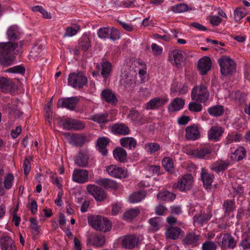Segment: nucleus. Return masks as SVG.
<instances>
[{
  "instance_id": "nucleus-1",
  "label": "nucleus",
  "mask_w": 250,
  "mask_h": 250,
  "mask_svg": "<svg viewBox=\"0 0 250 250\" xmlns=\"http://www.w3.org/2000/svg\"><path fill=\"white\" fill-rule=\"evenodd\" d=\"M18 44L15 42L0 43V64L3 67L12 65L14 61L15 50Z\"/></svg>"
},
{
  "instance_id": "nucleus-2",
  "label": "nucleus",
  "mask_w": 250,
  "mask_h": 250,
  "mask_svg": "<svg viewBox=\"0 0 250 250\" xmlns=\"http://www.w3.org/2000/svg\"><path fill=\"white\" fill-rule=\"evenodd\" d=\"M89 225L97 231L107 232L111 228V222L100 215L91 216L88 218Z\"/></svg>"
},
{
  "instance_id": "nucleus-3",
  "label": "nucleus",
  "mask_w": 250,
  "mask_h": 250,
  "mask_svg": "<svg viewBox=\"0 0 250 250\" xmlns=\"http://www.w3.org/2000/svg\"><path fill=\"white\" fill-rule=\"evenodd\" d=\"M209 92L205 84H201L195 86L191 91V98L192 100L199 103H205L209 98Z\"/></svg>"
},
{
  "instance_id": "nucleus-4",
  "label": "nucleus",
  "mask_w": 250,
  "mask_h": 250,
  "mask_svg": "<svg viewBox=\"0 0 250 250\" xmlns=\"http://www.w3.org/2000/svg\"><path fill=\"white\" fill-rule=\"evenodd\" d=\"M87 83V79L82 71L70 73L68 78V84L76 89H81Z\"/></svg>"
},
{
  "instance_id": "nucleus-5",
  "label": "nucleus",
  "mask_w": 250,
  "mask_h": 250,
  "mask_svg": "<svg viewBox=\"0 0 250 250\" xmlns=\"http://www.w3.org/2000/svg\"><path fill=\"white\" fill-rule=\"evenodd\" d=\"M222 75L227 76L231 74L235 70V63L230 57L223 56L218 61Z\"/></svg>"
},
{
  "instance_id": "nucleus-6",
  "label": "nucleus",
  "mask_w": 250,
  "mask_h": 250,
  "mask_svg": "<svg viewBox=\"0 0 250 250\" xmlns=\"http://www.w3.org/2000/svg\"><path fill=\"white\" fill-rule=\"evenodd\" d=\"M80 102V98L77 96L68 98H62L58 101L57 106L58 108H65L70 110H75L77 104Z\"/></svg>"
},
{
  "instance_id": "nucleus-7",
  "label": "nucleus",
  "mask_w": 250,
  "mask_h": 250,
  "mask_svg": "<svg viewBox=\"0 0 250 250\" xmlns=\"http://www.w3.org/2000/svg\"><path fill=\"white\" fill-rule=\"evenodd\" d=\"M105 171L109 176L115 178L122 179L128 176L127 170L116 165H110L106 167Z\"/></svg>"
},
{
  "instance_id": "nucleus-8",
  "label": "nucleus",
  "mask_w": 250,
  "mask_h": 250,
  "mask_svg": "<svg viewBox=\"0 0 250 250\" xmlns=\"http://www.w3.org/2000/svg\"><path fill=\"white\" fill-rule=\"evenodd\" d=\"M193 181V178L191 175H185L180 179L177 183L173 186V188H178L181 191H186L191 188Z\"/></svg>"
},
{
  "instance_id": "nucleus-9",
  "label": "nucleus",
  "mask_w": 250,
  "mask_h": 250,
  "mask_svg": "<svg viewBox=\"0 0 250 250\" xmlns=\"http://www.w3.org/2000/svg\"><path fill=\"white\" fill-rule=\"evenodd\" d=\"M143 239L141 235H127L124 237L122 246L125 248L132 249L138 246Z\"/></svg>"
},
{
  "instance_id": "nucleus-10",
  "label": "nucleus",
  "mask_w": 250,
  "mask_h": 250,
  "mask_svg": "<svg viewBox=\"0 0 250 250\" xmlns=\"http://www.w3.org/2000/svg\"><path fill=\"white\" fill-rule=\"evenodd\" d=\"M216 239L218 244L223 249L233 248L235 246L234 239L230 234L221 235L217 236Z\"/></svg>"
},
{
  "instance_id": "nucleus-11",
  "label": "nucleus",
  "mask_w": 250,
  "mask_h": 250,
  "mask_svg": "<svg viewBox=\"0 0 250 250\" xmlns=\"http://www.w3.org/2000/svg\"><path fill=\"white\" fill-rule=\"evenodd\" d=\"M87 191L91 194L97 201H102L106 198V195L105 192L100 188L95 185H87Z\"/></svg>"
},
{
  "instance_id": "nucleus-12",
  "label": "nucleus",
  "mask_w": 250,
  "mask_h": 250,
  "mask_svg": "<svg viewBox=\"0 0 250 250\" xmlns=\"http://www.w3.org/2000/svg\"><path fill=\"white\" fill-rule=\"evenodd\" d=\"M225 131L221 126H212L208 132V137L209 141H219Z\"/></svg>"
},
{
  "instance_id": "nucleus-13",
  "label": "nucleus",
  "mask_w": 250,
  "mask_h": 250,
  "mask_svg": "<svg viewBox=\"0 0 250 250\" xmlns=\"http://www.w3.org/2000/svg\"><path fill=\"white\" fill-rule=\"evenodd\" d=\"M72 179L73 181L80 184L86 183L88 181V172L85 169H74Z\"/></svg>"
},
{
  "instance_id": "nucleus-14",
  "label": "nucleus",
  "mask_w": 250,
  "mask_h": 250,
  "mask_svg": "<svg viewBox=\"0 0 250 250\" xmlns=\"http://www.w3.org/2000/svg\"><path fill=\"white\" fill-rule=\"evenodd\" d=\"M211 66V61L208 57H204L198 62V70L201 75H205L210 70Z\"/></svg>"
},
{
  "instance_id": "nucleus-15",
  "label": "nucleus",
  "mask_w": 250,
  "mask_h": 250,
  "mask_svg": "<svg viewBox=\"0 0 250 250\" xmlns=\"http://www.w3.org/2000/svg\"><path fill=\"white\" fill-rule=\"evenodd\" d=\"M168 101V98H160L159 97H155L146 104V108L147 110L159 108L164 105Z\"/></svg>"
},
{
  "instance_id": "nucleus-16",
  "label": "nucleus",
  "mask_w": 250,
  "mask_h": 250,
  "mask_svg": "<svg viewBox=\"0 0 250 250\" xmlns=\"http://www.w3.org/2000/svg\"><path fill=\"white\" fill-rule=\"evenodd\" d=\"M97 67L101 69V74L104 79L109 77L112 71V64L109 62L103 60L100 64L97 65Z\"/></svg>"
},
{
  "instance_id": "nucleus-17",
  "label": "nucleus",
  "mask_w": 250,
  "mask_h": 250,
  "mask_svg": "<svg viewBox=\"0 0 250 250\" xmlns=\"http://www.w3.org/2000/svg\"><path fill=\"white\" fill-rule=\"evenodd\" d=\"M185 104V100L181 98L174 99L168 105L167 108L169 112H173L182 109Z\"/></svg>"
},
{
  "instance_id": "nucleus-18",
  "label": "nucleus",
  "mask_w": 250,
  "mask_h": 250,
  "mask_svg": "<svg viewBox=\"0 0 250 250\" xmlns=\"http://www.w3.org/2000/svg\"><path fill=\"white\" fill-rule=\"evenodd\" d=\"M183 234V230L177 227H167L165 232L167 238L171 239H177Z\"/></svg>"
},
{
  "instance_id": "nucleus-19",
  "label": "nucleus",
  "mask_w": 250,
  "mask_h": 250,
  "mask_svg": "<svg viewBox=\"0 0 250 250\" xmlns=\"http://www.w3.org/2000/svg\"><path fill=\"white\" fill-rule=\"evenodd\" d=\"M0 246L1 250H17L13 241L8 236L0 238Z\"/></svg>"
},
{
  "instance_id": "nucleus-20",
  "label": "nucleus",
  "mask_w": 250,
  "mask_h": 250,
  "mask_svg": "<svg viewBox=\"0 0 250 250\" xmlns=\"http://www.w3.org/2000/svg\"><path fill=\"white\" fill-rule=\"evenodd\" d=\"M15 87V84L10 79L1 77H0V91L7 93L11 91Z\"/></svg>"
},
{
  "instance_id": "nucleus-21",
  "label": "nucleus",
  "mask_w": 250,
  "mask_h": 250,
  "mask_svg": "<svg viewBox=\"0 0 250 250\" xmlns=\"http://www.w3.org/2000/svg\"><path fill=\"white\" fill-rule=\"evenodd\" d=\"M101 96L103 100L109 104H115L118 102L115 94L109 89H104L101 93Z\"/></svg>"
},
{
  "instance_id": "nucleus-22",
  "label": "nucleus",
  "mask_w": 250,
  "mask_h": 250,
  "mask_svg": "<svg viewBox=\"0 0 250 250\" xmlns=\"http://www.w3.org/2000/svg\"><path fill=\"white\" fill-rule=\"evenodd\" d=\"M96 183L105 188L116 189L119 188L116 181L108 178H101L96 181Z\"/></svg>"
},
{
  "instance_id": "nucleus-23",
  "label": "nucleus",
  "mask_w": 250,
  "mask_h": 250,
  "mask_svg": "<svg viewBox=\"0 0 250 250\" xmlns=\"http://www.w3.org/2000/svg\"><path fill=\"white\" fill-rule=\"evenodd\" d=\"M122 83L126 88H131L135 85V77L130 73H125L122 76Z\"/></svg>"
},
{
  "instance_id": "nucleus-24",
  "label": "nucleus",
  "mask_w": 250,
  "mask_h": 250,
  "mask_svg": "<svg viewBox=\"0 0 250 250\" xmlns=\"http://www.w3.org/2000/svg\"><path fill=\"white\" fill-rule=\"evenodd\" d=\"M170 57L173 60L172 63L173 65L178 68L182 67L181 62L183 61L184 56L181 50L177 49L173 50L171 52Z\"/></svg>"
},
{
  "instance_id": "nucleus-25",
  "label": "nucleus",
  "mask_w": 250,
  "mask_h": 250,
  "mask_svg": "<svg viewBox=\"0 0 250 250\" xmlns=\"http://www.w3.org/2000/svg\"><path fill=\"white\" fill-rule=\"evenodd\" d=\"M186 136L188 139L195 140L199 138L200 134L197 126H188L186 128Z\"/></svg>"
},
{
  "instance_id": "nucleus-26",
  "label": "nucleus",
  "mask_w": 250,
  "mask_h": 250,
  "mask_svg": "<svg viewBox=\"0 0 250 250\" xmlns=\"http://www.w3.org/2000/svg\"><path fill=\"white\" fill-rule=\"evenodd\" d=\"M53 123L60 125H82V124L78 121L67 117L57 118Z\"/></svg>"
},
{
  "instance_id": "nucleus-27",
  "label": "nucleus",
  "mask_w": 250,
  "mask_h": 250,
  "mask_svg": "<svg viewBox=\"0 0 250 250\" xmlns=\"http://www.w3.org/2000/svg\"><path fill=\"white\" fill-rule=\"evenodd\" d=\"M88 242L92 246L95 247H101L105 244V238L104 236L95 235L90 236L87 238Z\"/></svg>"
},
{
  "instance_id": "nucleus-28",
  "label": "nucleus",
  "mask_w": 250,
  "mask_h": 250,
  "mask_svg": "<svg viewBox=\"0 0 250 250\" xmlns=\"http://www.w3.org/2000/svg\"><path fill=\"white\" fill-rule=\"evenodd\" d=\"M113 154L114 159L117 161L124 162L126 160V151L122 147L116 148L113 151Z\"/></svg>"
},
{
  "instance_id": "nucleus-29",
  "label": "nucleus",
  "mask_w": 250,
  "mask_h": 250,
  "mask_svg": "<svg viewBox=\"0 0 250 250\" xmlns=\"http://www.w3.org/2000/svg\"><path fill=\"white\" fill-rule=\"evenodd\" d=\"M121 145L129 149L135 148L137 144L136 141L132 137H124L120 139Z\"/></svg>"
},
{
  "instance_id": "nucleus-30",
  "label": "nucleus",
  "mask_w": 250,
  "mask_h": 250,
  "mask_svg": "<svg viewBox=\"0 0 250 250\" xmlns=\"http://www.w3.org/2000/svg\"><path fill=\"white\" fill-rule=\"evenodd\" d=\"M108 129L115 135H125L129 133L127 126H109Z\"/></svg>"
},
{
  "instance_id": "nucleus-31",
  "label": "nucleus",
  "mask_w": 250,
  "mask_h": 250,
  "mask_svg": "<svg viewBox=\"0 0 250 250\" xmlns=\"http://www.w3.org/2000/svg\"><path fill=\"white\" fill-rule=\"evenodd\" d=\"M91 119L98 124L107 123L110 120L107 112L95 114L91 117Z\"/></svg>"
},
{
  "instance_id": "nucleus-32",
  "label": "nucleus",
  "mask_w": 250,
  "mask_h": 250,
  "mask_svg": "<svg viewBox=\"0 0 250 250\" xmlns=\"http://www.w3.org/2000/svg\"><path fill=\"white\" fill-rule=\"evenodd\" d=\"M88 156L85 152H80L75 159V164L80 167H84L87 166Z\"/></svg>"
},
{
  "instance_id": "nucleus-33",
  "label": "nucleus",
  "mask_w": 250,
  "mask_h": 250,
  "mask_svg": "<svg viewBox=\"0 0 250 250\" xmlns=\"http://www.w3.org/2000/svg\"><path fill=\"white\" fill-rule=\"evenodd\" d=\"M109 143L108 138L105 137H102L97 140V146L98 147L99 151L102 153L103 155L105 156L107 155V150L106 148L107 145Z\"/></svg>"
},
{
  "instance_id": "nucleus-34",
  "label": "nucleus",
  "mask_w": 250,
  "mask_h": 250,
  "mask_svg": "<svg viewBox=\"0 0 250 250\" xmlns=\"http://www.w3.org/2000/svg\"><path fill=\"white\" fill-rule=\"evenodd\" d=\"M7 35L10 40H16L19 39L20 33L17 26L13 25L10 26L7 30Z\"/></svg>"
},
{
  "instance_id": "nucleus-35",
  "label": "nucleus",
  "mask_w": 250,
  "mask_h": 250,
  "mask_svg": "<svg viewBox=\"0 0 250 250\" xmlns=\"http://www.w3.org/2000/svg\"><path fill=\"white\" fill-rule=\"evenodd\" d=\"M245 149L243 147H239L229 156L231 161H240L245 156Z\"/></svg>"
},
{
  "instance_id": "nucleus-36",
  "label": "nucleus",
  "mask_w": 250,
  "mask_h": 250,
  "mask_svg": "<svg viewBox=\"0 0 250 250\" xmlns=\"http://www.w3.org/2000/svg\"><path fill=\"white\" fill-rule=\"evenodd\" d=\"M140 212V210L138 208H131L124 213L123 218L126 221H131L137 216Z\"/></svg>"
},
{
  "instance_id": "nucleus-37",
  "label": "nucleus",
  "mask_w": 250,
  "mask_h": 250,
  "mask_svg": "<svg viewBox=\"0 0 250 250\" xmlns=\"http://www.w3.org/2000/svg\"><path fill=\"white\" fill-rule=\"evenodd\" d=\"M146 197V193L144 191L134 192L130 195L128 201L131 204H135L141 202Z\"/></svg>"
},
{
  "instance_id": "nucleus-38",
  "label": "nucleus",
  "mask_w": 250,
  "mask_h": 250,
  "mask_svg": "<svg viewBox=\"0 0 250 250\" xmlns=\"http://www.w3.org/2000/svg\"><path fill=\"white\" fill-rule=\"evenodd\" d=\"M150 225L149 229L153 231H158L162 227L161 219L160 217H154L148 221Z\"/></svg>"
},
{
  "instance_id": "nucleus-39",
  "label": "nucleus",
  "mask_w": 250,
  "mask_h": 250,
  "mask_svg": "<svg viewBox=\"0 0 250 250\" xmlns=\"http://www.w3.org/2000/svg\"><path fill=\"white\" fill-rule=\"evenodd\" d=\"M175 194L168 191L159 192L157 195L158 199L164 201H172L175 199Z\"/></svg>"
},
{
  "instance_id": "nucleus-40",
  "label": "nucleus",
  "mask_w": 250,
  "mask_h": 250,
  "mask_svg": "<svg viewBox=\"0 0 250 250\" xmlns=\"http://www.w3.org/2000/svg\"><path fill=\"white\" fill-rule=\"evenodd\" d=\"M79 47L84 51H86L91 46L90 42L87 35H83L79 41Z\"/></svg>"
},
{
  "instance_id": "nucleus-41",
  "label": "nucleus",
  "mask_w": 250,
  "mask_h": 250,
  "mask_svg": "<svg viewBox=\"0 0 250 250\" xmlns=\"http://www.w3.org/2000/svg\"><path fill=\"white\" fill-rule=\"evenodd\" d=\"M201 178L203 180L204 186L207 188H209L211 186L213 180V175L212 174L202 171Z\"/></svg>"
},
{
  "instance_id": "nucleus-42",
  "label": "nucleus",
  "mask_w": 250,
  "mask_h": 250,
  "mask_svg": "<svg viewBox=\"0 0 250 250\" xmlns=\"http://www.w3.org/2000/svg\"><path fill=\"white\" fill-rule=\"evenodd\" d=\"M199 240V235L194 233L187 234L183 240V243L187 245H196Z\"/></svg>"
},
{
  "instance_id": "nucleus-43",
  "label": "nucleus",
  "mask_w": 250,
  "mask_h": 250,
  "mask_svg": "<svg viewBox=\"0 0 250 250\" xmlns=\"http://www.w3.org/2000/svg\"><path fill=\"white\" fill-rule=\"evenodd\" d=\"M80 30V26L75 24L66 28L63 37H71L75 35Z\"/></svg>"
},
{
  "instance_id": "nucleus-44",
  "label": "nucleus",
  "mask_w": 250,
  "mask_h": 250,
  "mask_svg": "<svg viewBox=\"0 0 250 250\" xmlns=\"http://www.w3.org/2000/svg\"><path fill=\"white\" fill-rule=\"evenodd\" d=\"M229 165L230 163L228 162H216L212 164L210 167L212 170L219 172L225 169Z\"/></svg>"
},
{
  "instance_id": "nucleus-45",
  "label": "nucleus",
  "mask_w": 250,
  "mask_h": 250,
  "mask_svg": "<svg viewBox=\"0 0 250 250\" xmlns=\"http://www.w3.org/2000/svg\"><path fill=\"white\" fill-rule=\"evenodd\" d=\"M212 149L211 148H202L200 149H197L193 151V155L195 157L199 158H203L206 155L209 154Z\"/></svg>"
},
{
  "instance_id": "nucleus-46",
  "label": "nucleus",
  "mask_w": 250,
  "mask_h": 250,
  "mask_svg": "<svg viewBox=\"0 0 250 250\" xmlns=\"http://www.w3.org/2000/svg\"><path fill=\"white\" fill-rule=\"evenodd\" d=\"M208 111L212 116H219L223 113L224 109L222 106L216 105L209 108Z\"/></svg>"
},
{
  "instance_id": "nucleus-47",
  "label": "nucleus",
  "mask_w": 250,
  "mask_h": 250,
  "mask_svg": "<svg viewBox=\"0 0 250 250\" xmlns=\"http://www.w3.org/2000/svg\"><path fill=\"white\" fill-rule=\"evenodd\" d=\"M45 114L44 117L46 122H47L48 124H51V121L52 120V111L51 109V103L50 102L44 107Z\"/></svg>"
},
{
  "instance_id": "nucleus-48",
  "label": "nucleus",
  "mask_w": 250,
  "mask_h": 250,
  "mask_svg": "<svg viewBox=\"0 0 250 250\" xmlns=\"http://www.w3.org/2000/svg\"><path fill=\"white\" fill-rule=\"evenodd\" d=\"M14 180V177L11 173L8 174L5 177L3 183L5 189H9L12 188Z\"/></svg>"
},
{
  "instance_id": "nucleus-49",
  "label": "nucleus",
  "mask_w": 250,
  "mask_h": 250,
  "mask_svg": "<svg viewBox=\"0 0 250 250\" xmlns=\"http://www.w3.org/2000/svg\"><path fill=\"white\" fill-rule=\"evenodd\" d=\"M188 10V6L185 3L176 4L171 8V10L174 13H182Z\"/></svg>"
},
{
  "instance_id": "nucleus-50",
  "label": "nucleus",
  "mask_w": 250,
  "mask_h": 250,
  "mask_svg": "<svg viewBox=\"0 0 250 250\" xmlns=\"http://www.w3.org/2000/svg\"><path fill=\"white\" fill-rule=\"evenodd\" d=\"M162 164L167 171H170L173 168V162L169 157H166L162 161Z\"/></svg>"
},
{
  "instance_id": "nucleus-51",
  "label": "nucleus",
  "mask_w": 250,
  "mask_h": 250,
  "mask_svg": "<svg viewBox=\"0 0 250 250\" xmlns=\"http://www.w3.org/2000/svg\"><path fill=\"white\" fill-rule=\"evenodd\" d=\"M160 148V146L158 144L154 143H148L145 146L146 150L150 153L157 151Z\"/></svg>"
},
{
  "instance_id": "nucleus-52",
  "label": "nucleus",
  "mask_w": 250,
  "mask_h": 250,
  "mask_svg": "<svg viewBox=\"0 0 250 250\" xmlns=\"http://www.w3.org/2000/svg\"><path fill=\"white\" fill-rule=\"evenodd\" d=\"M110 29L108 27H102L98 31V35L100 38H108L109 36Z\"/></svg>"
},
{
  "instance_id": "nucleus-53",
  "label": "nucleus",
  "mask_w": 250,
  "mask_h": 250,
  "mask_svg": "<svg viewBox=\"0 0 250 250\" xmlns=\"http://www.w3.org/2000/svg\"><path fill=\"white\" fill-rule=\"evenodd\" d=\"M245 13L242 8H237L234 13V17L236 21H240L245 16Z\"/></svg>"
},
{
  "instance_id": "nucleus-54",
  "label": "nucleus",
  "mask_w": 250,
  "mask_h": 250,
  "mask_svg": "<svg viewBox=\"0 0 250 250\" xmlns=\"http://www.w3.org/2000/svg\"><path fill=\"white\" fill-rule=\"evenodd\" d=\"M5 72L13 73L23 74L25 72V69L21 65H17L6 69Z\"/></svg>"
},
{
  "instance_id": "nucleus-55",
  "label": "nucleus",
  "mask_w": 250,
  "mask_h": 250,
  "mask_svg": "<svg viewBox=\"0 0 250 250\" xmlns=\"http://www.w3.org/2000/svg\"><path fill=\"white\" fill-rule=\"evenodd\" d=\"M188 109L192 112H198L202 109V105L195 102H190L188 104Z\"/></svg>"
},
{
  "instance_id": "nucleus-56",
  "label": "nucleus",
  "mask_w": 250,
  "mask_h": 250,
  "mask_svg": "<svg viewBox=\"0 0 250 250\" xmlns=\"http://www.w3.org/2000/svg\"><path fill=\"white\" fill-rule=\"evenodd\" d=\"M128 118L132 121H137L141 119V116L138 111L132 109L129 111Z\"/></svg>"
},
{
  "instance_id": "nucleus-57",
  "label": "nucleus",
  "mask_w": 250,
  "mask_h": 250,
  "mask_svg": "<svg viewBox=\"0 0 250 250\" xmlns=\"http://www.w3.org/2000/svg\"><path fill=\"white\" fill-rule=\"evenodd\" d=\"M216 245L212 241L206 242L202 245V250H216Z\"/></svg>"
},
{
  "instance_id": "nucleus-58",
  "label": "nucleus",
  "mask_w": 250,
  "mask_h": 250,
  "mask_svg": "<svg viewBox=\"0 0 250 250\" xmlns=\"http://www.w3.org/2000/svg\"><path fill=\"white\" fill-rule=\"evenodd\" d=\"M224 208L226 212H229L235 208V204L232 201H227L224 204Z\"/></svg>"
},
{
  "instance_id": "nucleus-59",
  "label": "nucleus",
  "mask_w": 250,
  "mask_h": 250,
  "mask_svg": "<svg viewBox=\"0 0 250 250\" xmlns=\"http://www.w3.org/2000/svg\"><path fill=\"white\" fill-rule=\"evenodd\" d=\"M108 38L113 41L119 39L120 38V35L119 31L115 28H112L110 30Z\"/></svg>"
},
{
  "instance_id": "nucleus-60",
  "label": "nucleus",
  "mask_w": 250,
  "mask_h": 250,
  "mask_svg": "<svg viewBox=\"0 0 250 250\" xmlns=\"http://www.w3.org/2000/svg\"><path fill=\"white\" fill-rule=\"evenodd\" d=\"M30 227L35 234H38L39 232L40 227L38 225V221L35 218L30 219Z\"/></svg>"
},
{
  "instance_id": "nucleus-61",
  "label": "nucleus",
  "mask_w": 250,
  "mask_h": 250,
  "mask_svg": "<svg viewBox=\"0 0 250 250\" xmlns=\"http://www.w3.org/2000/svg\"><path fill=\"white\" fill-rule=\"evenodd\" d=\"M151 48L154 55L158 56L161 54L163 49L156 43L151 44Z\"/></svg>"
},
{
  "instance_id": "nucleus-62",
  "label": "nucleus",
  "mask_w": 250,
  "mask_h": 250,
  "mask_svg": "<svg viewBox=\"0 0 250 250\" xmlns=\"http://www.w3.org/2000/svg\"><path fill=\"white\" fill-rule=\"evenodd\" d=\"M222 21V19L218 16H213L210 18V23L213 26H218Z\"/></svg>"
},
{
  "instance_id": "nucleus-63",
  "label": "nucleus",
  "mask_w": 250,
  "mask_h": 250,
  "mask_svg": "<svg viewBox=\"0 0 250 250\" xmlns=\"http://www.w3.org/2000/svg\"><path fill=\"white\" fill-rule=\"evenodd\" d=\"M23 167L24 168V173L26 175H27L29 173L31 169L30 163L28 159L26 158L24 159Z\"/></svg>"
},
{
  "instance_id": "nucleus-64",
  "label": "nucleus",
  "mask_w": 250,
  "mask_h": 250,
  "mask_svg": "<svg viewBox=\"0 0 250 250\" xmlns=\"http://www.w3.org/2000/svg\"><path fill=\"white\" fill-rule=\"evenodd\" d=\"M190 120V117L188 116H182L178 118V123L181 125H185Z\"/></svg>"
}]
</instances>
